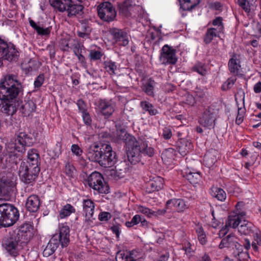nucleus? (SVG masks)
<instances>
[{"label": "nucleus", "instance_id": "f257e3e1", "mask_svg": "<svg viewBox=\"0 0 261 261\" xmlns=\"http://www.w3.org/2000/svg\"><path fill=\"white\" fill-rule=\"evenodd\" d=\"M22 91V85L18 76L13 74L6 75L0 82V100L2 112L7 116H12L16 112L19 105L17 102L19 94Z\"/></svg>", "mask_w": 261, "mask_h": 261}, {"label": "nucleus", "instance_id": "f03ea898", "mask_svg": "<svg viewBox=\"0 0 261 261\" xmlns=\"http://www.w3.org/2000/svg\"><path fill=\"white\" fill-rule=\"evenodd\" d=\"M119 139L125 143L128 160L132 164H136L141 161L142 155L152 157L154 155V148L149 144L148 141L134 136L127 132H118Z\"/></svg>", "mask_w": 261, "mask_h": 261}, {"label": "nucleus", "instance_id": "7ed1b4c3", "mask_svg": "<svg viewBox=\"0 0 261 261\" xmlns=\"http://www.w3.org/2000/svg\"><path fill=\"white\" fill-rule=\"evenodd\" d=\"M88 155L92 161L98 163L105 168L113 166L117 159L115 151L108 143H100L92 145Z\"/></svg>", "mask_w": 261, "mask_h": 261}, {"label": "nucleus", "instance_id": "20e7f679", "mask_svg": "<svg viewBox=\"0 0 261 261\" xmlns=\"http://www.w3.org/2000/svg\"><path fill=\"white\" fill-rule=\"evenodd\" d=\"M70 229L68 226L62 224L59 226V233L54 234L49 240L43 251L44 256L48 257L53 254L61 245L62 248L67 247L70 242Z\"/></svg>", "mask_w": 261, "mask_h": 261}, {"label": "nucleus", "instance_id": "39448f33", "mask_svg": "<svg viewBox=\"0 0 261 261\" xmlns=\"http://www.w3.org/2000/svg\"><path fill=\"white\" fill-rule=\"evenodd\" d=\"M19 218V211L14 205L9 203L0 204V228L12 226Z\"/></svg>", "mask_w": 261, "mask_h": 261}, {"label": "nucleus", "instance_id": "423d86ee", "mask_svg": "<svg viewBox=\"0 0 261 261\" xmlns=\"http://www.w3.org/2000/svg\"><path fill=\"white\" fill-rule=\"evenodd\" d=\"M88 186L99 194L109 193L110 188L105 181L103 176L98 172L94 171L90 174L87 179Z\"/></svg>", "mask_w": 261, "mask_h": 261}, {"label": "nucleus", "instance_id": "0eeeda50", "mask_svg": "<svg viewBox=\"0 0 261 261\" xmlns=\"http://www.w3.org/2000/svg\"><path fill=\"white\" fill-rule=\"evenodd\" d=\"M97 15L103 21L110 23L116 20L117 11L114 5L109 2L100 3L97 8Z\"/></svg>", "mask_w": 261, "mask_h": 261}, {"label": "nucleus", "instance_id": "6e6552de", "mask_svg": "<svg viewBox=\"0 0 261 261\" xmlns=\"http://www.w3.org/2000/svg\"><path fill=\"white\" fill-rule=\"evenodd\" d=\"M40 171V167H35L28 165H20L19 174L22 182L25 184L33 186Z\"/></svg>", "mask_w": 261, "mask_h": 261}, {"label": "nucleus", "instance_id": "1a4fd4ad", "mask_svg": "<svg viewBox=\"0 0 261 261\" xmlns=\"http://www.w3.org/2000/svg\"><path fill=\"white\" fill-rule=\"evenodd\" d=\"M15 234V231H10L9 237L3 244L7 252L13 257H16L19 254L20 247L24 245Z\"/></svg>", "mask_w": 261, "mask_h": 261}, {"label": "nucleus", "instance_id": "9d476101", "mask_svg": "<svg viewBox=\"0 0 261 261\" xmlns=\"http://www.w3.org/2000/svg\"><path fill=\"white\" fill-rule=\"evenodd\" d=\"M160 59L163 64L175 65L177 61L176 49L167 44L164 45L161 49Z\"/></svg>", "mask_w": 261, "mask_h": 261}, {"label": "nucleus", "instance_id": "9b49d317", "mask_svg": "<svg viewBox=\"0 0 261 261\" xmlns=\"http://www.w3.org/2000/svg\"><path fill=\"white\" fill-rule=\"evenodd\" d=\"M33 226L29 223H24L15 230L12 231H15L16 236L21 240V241L26 244L34 236Z\"/></svg>", "mask_w": 261, "mask_h": 261}, {"label": "nucleus", "instance_id": "f8f14e48", "mask_svg": "<svg viewBox=\"0 0 261 261\" xmlns=\"http://www.w3.org/2000/svg\"><path fill=\"white\" fill-rule=\"evenodd\" d=\"M15 183L9 179H2L0 184V200L11 199L15 189Z\"/></svg>", "mask_w": 261, "mask_h": 261}, {"label": "nucleus", "instance_id": "ddd939ff", "mask_svg": "<svg viewBox=\"0 0 261 261\" xmlns=\"http://www.w3.org/2000/svg\"><path fill=\"white\" fill-rule=\"evenodd\" d=\"M241 222V218L240 215H230L228 217L225 226L219 231V237L220 238L223 237L228 232L229 228H236L238 227Z\"/></svg>", "mask_w": 261, "mask_h": 261}, {"label": "nucleus", "instance_id": "4468645a", "mask_svg": "<svg viewBox=\"0 0 261 261\" xmlns=\"http://www.w3.org/2000/svg\"><path fill=\"white\" fill-rule=\"evenodd\" d=\"M97 109L99 113L108 119L115 111V108L112 101L106 99H100L98 101Z\"/></svg>", "mask_w": 261, "mask_h": 261}, {"label": "nucleus", "instance_id": "2eb2a0df", "mask_svg": "<svg viewBox=\"0 0 261 261\" xmlns=\"http://www.w3.org/2000/svg\"><path fill=\"white\" fill-rule=\"evenodd\" d=\"M17 102L19 105L16 108V111L19 110L23 116H29L36 109V104L32 100L22 101L17 99Z\"/></svg>", "mask_w": 261, "mask_h": 261}, {"label": "nucleus", "instance_id": "dca6fc26", "mask_svg": "<svg viewBox=\"0 0 261 261\" xmlns=\"http://www.w3.org/2000/svg\"><path fill=\"white\" fill-rule=\"evenodd\" d=\"M110 33L113 37V39L119 45L126 46L128 43L127 33L123 30L116 28L110 29Z\"/></svg>", "mask_w": 261, "mask_h": 261}, {"label": "nucleus", "instance_id": "f3484780", "mask_svg": "<svg viewBox=\"0 0 261 261\" xmlns=\"http://www.w3.org/2000/svg\"><path fill=\"white\" fill-rule=\"evenodd\" d=\"M1 56L4 60L10 62H17L19 57V53L14 44L7 43V47L2 51Z\"/></svg>", "mask_w": 261, "mask_h": 261}, {"label": "nucleus", "instance_id": "a211bd4d", "mask_svg": "<svg viewBox=\"0 0 261 261\" xmlns=\"http://www.w3.org/2000/svg\"><path fill=\"white\" fill-rule=\"evenodd\" d=\"M15 144L11 143L8 146L6 151L1 155L0 159L2 163H16V154L14 150H16Z\"/></svg>", "mask_w": 261, "mask_h": 261}, {"label": "nucleus", "instance_id": "6ab92c4d", "mask_svg": "<svg viewBox=\"0 0 261 261\" xmlns=\"http://www.w3.org/2000/svg\"><path fill=\"white\" fill-rule=\"evenodd\" d=\"M128 171L127 164L125 162H121L115 166V169H111L110 171L109 175L114 179L118 180L124 177Z\"/></svg>", "mask_w": 261, "mask_h": 261}, {"label": "nucleus", "instance_id": "aec40b11", "mask_svg": "<svg viewBox=\"0 0 261 261\" xmlns=\"http://www.w3.org/2000/svg\"><path fill=\"white\" fill-rule=\"evenodd\" d=\"M174 207L178 213L183 212L189 208V205L181 199H171L166 202V208L172 210Z\"/></svg>", "mask_w": 261, "mask_h": 261}, {"label": "nucleus", "instance_id": "412c9836", "mask_svg": "<svg viewBox=\"0 0 261 261\" xmlns=\"http://www.w3.org/2000/svg\"><path fill=\"white\" fill-rule=\"evenodd\" d=\"M83 207L84 212L85 213V221L90 225L91 222H92L90 218H92L93 216L95 208L94 203L91 199H84L83 201Z\"/></svg>", "mask_w": 261, "mask_h": 261}, {"label": "nucleus", "instance_id": "4be33fe9", "mask_svg": "<svg viewBox=\"0 0 261 261\" xmlns=\"http://www.w3.org/2000/svg\"><path fill=\"white\" fill-rule=\"evenodd\" d=\"M164 184V179L161 177H154L147 184L146 192L150 193L154 191H159L163 188Z\"/></svg>", "mask_w": 261, "mask_h": 261}, {"label": "nucleus", "instance_id": "5701e85b", "mask_svg": "<svg viewBox=\"0 0 261 261\" xmlns=\"http://www.w3.org/2000/svg\"><path fill=\"white\" fill-rule=\"evenodd\" d=\"M27 158V161L26 162H21V165L29 166L30 164L31 166L39 167V154L36 149H32L29 150L28 152Z\"/></svg>", "mask_w": 261, "mask_h": 261}, {"label": "nucleus", "instance_id": "b1692460", "mask_svg": "<svg viewBox=\"0 0 261 261\" xmlns=\"http://www.w3.org/2000/svg\"><path fill=\"white\" fill-rule=\"evenodd\" d=\"M232 250V256L239 261H244L249 258V254L247 251H244L243 246L237 241L233 247L230 249Z\"/></svg>", "mask_w": 261, "mask_h": 261}, {"label": "nucleus", "instance_id": "393cba45", "mask_svg": "<svg viewBox=\"0 0 261 261\" xmlns=\"http://www.w3.org/2000/svg\"><path fill=\"white\" fill-rule=\"evenodd\" d=\"M40 200L36 195H30L27 199L25 206L27 210L31 213L37 212L39 209Z\"/></svg>", "mask_w": 261, "mask_h": 261}, {"label": "nucleus", "instance_id": "a878e982", "mask_svg": "<svg viewBox=\"0 0 261 261\" xmlns=\"http://www.w3.org/2000/svg\"><path fill=\"white\" fill-rule=\"evenodd\" d=\"M117 7L119 15L125 17L131 16V11L133 8V5L130 0H125L122 3H118Z\"/></svg>", "mask_w": 261, "mask_h": 261}, {"label": "nucleus", "instance_id": "bb28decb", "mask_svg": "<svg viewBox=\"0 0 261 261\" xmlns=\"http://www.w3.org/2000/svg\"><path fill=\"white\" fill-rule=\"evenodd\" d=\"M34 137L31 132H21L18 135L17 140L22 146H30L35 141Z\"/></svg>", "mask_w": 261, "mask_h": 261}, {"label": "nucleus", "instance_id": "cd10ccee", "mask_svg": "<svg viewBox=\"0 0 261 261\" xmlns=\"http://www.w3.org/2000/svg\"><path fill=\"white\" fill-rule=\"evenodd\" d=\"M30 26L35 30L37 34L41 36H48L51 32V28L47 27L44 28L40 22L36 23L30 18L29 19Z\"/></svg>", "mask_w": 261, "mask_h": 261}, {"label": "nucleus", "instance_id": "c85d7f7f", "mask_svg": "<svg viewBox=\"0 0 261 261\" xmlns=\"http://www.w3.org/2000/svg\"><path fill=\"white\" fill-rule=\"evenodd\" d=\"M137 252L133 250L131 252L119 251L116 255V261H136L140 257L137 256Z\"/></svg>", "mask_w": 261, "mask_h": 261}, {"label": "nucleus", "instance_id": "c756f323", "mask_svg": "<svg viewBox=\"0 0 261 261\" xmlns=\"http://www.w3.org/2000/svg\"><path fill=\"white\" fill-rule=\"evenodd\" d=\"M50 5L57 11L63 13L66 8L71 3V0H49Z\"/></svg>", "mask_w": 261, "mask_h": 261}, {"label": "nucleus", "instance_id": "7c9ffc66", "mask_svg": "<svg viewBox=\"0 0 261 261\" xmlns=\"http://www.w3.org/2000/svg\"><path fill=\"white\" fill-rule=\"evenodd\" d=\"M83 6L80 4H75L71 0L70 5L66 7V11L67 16L70 18L76 16L77 15H81L83 13Z\"/></svg>", "mask_w": 261, "mask_h": 261}, {"label": "nucleus", "instance_id": "2f4dec72", "mask_svg": "<svg viewBox=\"0 0 261 261\" xmlns=\"http://www.w3.org/2000/svg\"><path fill=\"white\" fill-rule=\"evenodd\" d=\"M228 67L229 71L234 74L238 75L241 68L240 60L238 58L236 54H233L231 58L229 60Z\"/></svg>", "mask_w": 261, "mask_h": 261}, {"label": "nucleus", "instance_id": "473e14b6", "mask_svg": "<svg viewBox=\"0 0 261 261\" xmlns=\"http://www.w3.org/2000/svg\"><path fill=\"white\" fill-rule=\"evenodd\" d=\"M218 155V152L215 149H212L207 151L204 156V161L206 165L208 167L214 165L217 161Z\"/></svg>", "mask_w": 261, "mask_h": 261}, {"label": "nucleus", "instance_id": "72a5a7b5", "mask_svg": "<svg viewBox=\"0 0 261 261\" xmlns=\"http://www.w3.org/2000/svg\"><path fill=\"white\" fill-rule=\"evenodd\" d=\"M237 241L238 238L234 235L229 234L222 239L219 245V248L221 249L226 247L231 249L233 247Z\"/></svg>", "mask_w": 261, "mask_h": 261}, {"label": "nucleus", "instance_id": "f704fd0d", "mask_svg": "<svg viewBox=\"0 0 261 261\" xmlns=\"http://www.w3.org/2000/svg\"><path fill=\"white\" fill-rule=\"evenodd\" d=\"M185 174L184 176L192 184L198 183L201 178V173L199 171H195L194 169H188Z\"/></svg>", "mask_w": 261, "mask_h": 261}, {"label": "nucleus", "instance_id": "c9c22d12", "mask_svg": "<svg viewBox=\"0 0 261 261\" xmlns=\"http://www.w3.org/2000/svg\"><path fill=\"white\" fill-rule=\"evenodd\" d=\"M201 0H179L180 9L183 11H192L200 3Z\"/></svg>", "mask_w": 261, "mask_h": 261}, {"label": "nucleus", "instance_id": "e433bc0d", "mask_svg": "<svg viewBox=\"0 0 261 261\" xmlns=\"http://www.w3.org/2000/svg\"><path fill=\"white\" fill-rule=\"evenodd\" d=\"M155 82L152 78H149L142 86V90L148 95L153 97L154 96V89Z\"/></svg>", "mask_w": 261, "mask_h": 261}, {"label": "nucleus", "instance_id": "4c0bfd02", "mask_svg": "<svg viewBox=\"0 0 261 261\" xmlns=\"http://www.w3.org/2000/svg\"><path fill=\"white\" fill-rule=\"evenodd\" d=\"M177 148L179 153L182 155H185L189 150L192 147L190 142L188 141L180 139L177 142Z\"/></svg>", "mask_w": 261, "mask_h": 261}, {"label": "nucleus", "instance_id": "58836bf2", "mask_svg": "<svg viewBox=\"0 0 261 261\" xmlns=\"http://www.w3.org/2000/svg\"><path fill=\"white\" fill-rule=\"evenodd\" d=\"M254 226L252 223L249 222L246 223L244 221V223L238 227V231L241 234L248 235L254 233Z\"/></svg>", "mask_w": 261, "mask_h": 261}, {"label": "nucleus", "instance_id": "ea45409f", "mask_svg": "<svg viewBox=\"0 0 261 261\" xmlns=\"http://www.w3.org/2000/svg\"><path fill=\"white\" fill-rule=\"evenodd\" d=\"M75 212V209L70 204H66L60 210L59 217L60 219H64L69 216L72 213Z\"/></svg>", "mask_w": 261, "mask_h": 261}, {"label": "nucleus", "instance_id": "a19ab883", "mask_svg": "<svg viewBox=\"0 0 261 261\" xmlns=\"http://www.w3.org/2000/svg\"><path fill=\"white\" fill-rule=\"evenodd\" d=\"M212 195L221 201H224L226 198L225 192L222 188L218 187L212 188Z\"/></svg>", "mask_w": 261, "mask_h": 261}, {"label": "nucleus", "instance_id": "79ce46f5", "mask_svg": "<svg viewBox=\"0 0 261 261\" xmlns=\"http://www.w3.org/2000/svg\"><path fill=\"white\" fill-rule=\"evenodd\" d=\"M140 106L142 109L148 112L150 115H155L158 113V110L154 108V106L147 101H142L140 102Z\"/></svg>", "mask_w": 261, "mask_h": 261}, {"label": "nucleus", "instance_id": "37998d69", "mask_svg": "<svg viewBox=\"0 0 261 261\" xmlns=\"http://www.w3.org/2000/svg\"><path fill=\"white\" fill-rule=\"evenodd\" d=\"M218 34L219 33L216 31L215 28L207 29L203 38V42L206 44H210L213 40L214 37L217 36Z\"/></svg>", "mask_w": 261, "mask_h": 261}, {"label": "nucleus", "instance_id": "c03bdc74", "mask_svg": "<svg viewBox=\"0 0 261 261\" xmlns=\"http://www.w3.org/2000/svg\"><path fill=\"white\" fill-rule=\"evenodd\" d=\"M215 119L211 118L210 117H202L200 119L199 122L200 125L204 127V129H211L214 128L215 125Z\"/></svg>", "mask_w": 261, "mask_h": 261}, {"label": "nucleus", "instance_id": "a18cd8bd", "mask_svg": "<svg viewBox=\"0 0 261 261\" xmlns=\"http://www.w3.org/2000/svg\"><path fill=\"white\" fill-rule=\"evenodd\" d=\"M192 70L193 71L197 72L198 74L203 76H206L207 73L205 64L202 62H198L196 63L192 67Z\"/></svg>", "mask_w": 261, "mask_h": 261}, {"label": "nucleus", "instance_id": "49530a36", "mask_svg": "<svg viewBox=\"0 0 261 261\" xmlns=\"http://www.w3.org/2000/svg\"><path fill=\"white\" fill-rule=\"evenodd\" d=\"M88 58L91 62H95L100 60L104 55L103 53L100 50L91 49L89 51Z\"/></svg>", "mask_w": 261, "mask_h": 261}, {"label": "nucleus", "instance_id": "de8ad7c7", "mask_svg": "<svg viewBox=\"0 0 261 261\" xmlns=\"http://www.w3.org/2000/svg\"><path fill=\"white\" fill-rule=\"evenodd\" d=\"M104 68L110 74H115V70L117 69V65L115 62L111 60L106 61L103 62Z\"/></svg>", "mask_w": 261, "mask_h": 261}, {"label": "nucleus", "instance_id": "09e8293b", "mask_svg": "<svg viewBox=\"0 0 261 261\" xmlns=\"http://www.w3.org/2000/svg\"><path fill=\"white\" fill-rule=\"evenodd\" d=\"M252 1L248 2L247 0H238V3L240 7L245 11V12L249 13L251 11L252 7Z\"/></svg>", "mask_w": 261, "mask_h": 261}, {"label": "nucleus", "instance_id": "8fccbe9b", "mask_svg": "<svg viewBox=\"0 0 261 261\" xmlns=\"http://www.w3.org/2000/svg\"><path fill=\"white\" fill-rule=\"evenodd\" d=\"M254 241L252 242L251 246L255 251H258V246H261V232L256 231L253 234Z\"/></svg>", "mask_w": 261, "mask_h": 261}, {"label": "nucleus", "instance_id": "3c124183", "mask_svg": "<svg viewBox=\"0 0 261 261\" xmlns=\"http://www.w3.org/2000/svg\"><path fill=\"white\" fill-rule=\"evenodd\" d=\"M222 21L223 18L220 16L217 17L213 20L212 24L214 26H217V28H215V30L217 31L218 33H222L224 30V25Z\"/></svg>", "mask_w": 261, "mask_h": 261}, {"label": "nucleus", "instance_id": "603ef678", "mask_svg": "<svg viewBox=\"0 0 261 261\" xmlns=\"http://www.w3.org/2000/svg\"><path fill=\"white\" fill-rule=\"evenodd\" d=\"M217 112V110L214 108L213 106L208 107L204 111L203 116L204 118L210 117L211 118L215 119V116Z\"/></svg>", "mask_w": 261, "mask_h": 261}, {"label": "nucleus", "instance_id": "864d4df0", "mask_svg": "<svg viewBox=\"0 0 261 261\" xmlns=\"http://www.w3.org/2000/svg\"><path fill=\"white\" fill-rule=\"evenodd\" d=\"M200 243L204 245L206 242V235L202 226H198L196 229Z\"/></svg>", "mask_w": 261, "mask_h": 261}, {"label": "nucleus", "instance_id": "5fc2aeb1", "mask_svg": "<svg viewBox=\"0 0 261 261\" xmlns=\"http://www.w3.org/2000/svg\"><path fill=\"white\" fill-rule=\"evenodd\" d=\"M65 173L69 178H73L75 173V169L70 163H67L65 167Z\"/></svg>", "mask_w": 261, "mask_h": 261}, {"label": "nucleus", "instance_id": "6e6d98bb", "mask_svg": "<svg viewBox=\"0 0 261 261\" xmlns=\"http://www.w3.org/2000/svg\"><path fill=\"white\" fill-rule=\"evenodd\" d=\"M138 211L149 218H151L152 216V214H154V213H153V211L151 209L142 205L138 206Z\"/></svg>", "mask_w": 261, "mask_h": 261}, {"label": "nucleus", "instance_id": "4d7b16f0", "mask_svg": "<svg viewBox=\"0 0 261 261\" xmlns=\"http://www.w3.org/2000/svg\"><path fill=\"white\" fill-rule=\"evenodd\" d=\"M44 74L43 73L39 74L34 81V85L35 88H40L44 83Z\"/></svg>", "mask_w": 261, "mask_h": 261}, {"label": "nucleus", "instance_id": "13d9d810", "mask_svg": "<svg viewBox=\"0 0 261 261\" xmlns=\"http://www.w3.org/2000/svg\"><path fill=\"white\" fill-rule=\"evenodd\" d=\"M205 92L199 88H197L195 91V99L199 100L200 102L204 101V98H205Z\"/></svg>", "mask_w": 261, "mask_h": 261}, {"label": "nucleus", "instance_id": "bf43d9fd", "mask_svg": "<svg viewBox=\"0 0 261 261\" xmlns=\"http://www.w3.org/2000/svg\"><path fill=\"white\" fill-rule=\"evenodd\" d=\"M60 48L63 51H69V40L66 39H61L59 43Z\"/></svg>", "mask_w": 261, "mask_h": 261}, {"label": "nucleus", "instance_id": "052dcab7", "mask_svg": "<svg viewBox=\"0 0 261 261\" xmlns=\"http://www.w3.org/2000/svg\"><path fill=\"white\" fill-rule=\"evenodd\" d=\"M76 105L78 107L79 111L81 113L88 111L87 108V105L82 99H79L77 101Z\"/></svg>", "mask_w": 261, "mask_h": 261}, {"label": "nucleus", "instance_id": "680f3d73", "mask_svg": "<svg viewBox=\"0 0 261 261\" xmlns=\"http://www.w3.org/2000/svg\"><path fill=\"white\" fill-rule=\"evenodd\" d=\"M112 217L111 213L106 212H103L99 213L98 219L100 221H107L109 220Z\"/></svg>", "mask_w": 261, "mask_h": 261}, {"label": "nucleus", "instance_id": "e2e57ef3", "mask_svg": "<svg viewBox=\"0 0 261 261\" xmlns=\"http://www.w3.org/2000/svg\"><path fill=\"white\" fill-rule=\"evenodd\" d=\"M196 99L192 95L188 94L184 100V103L189 106H194L195 103Z\"/></svg>", "mask_w": 261, "mask_h": 261}, {"label": "nucleus", "instance_id": "0e129e2a", "mask_svg": "<svg viewBox=\"0 0 261 261\" xmlns=\"http://www.w3.org/2000/svg\"><path fill=\"white\" fill-rule=\"evenodd\" d=\"M78 58V60L83 67L87 68V63L85 57L82 54H77L75 55Z\"/></svg>", "mask_w": 261, "mask_h": 261}, {"label": "nucleus", "instance_id": "69168bd1", "mask_svg": "<svg viewBox=\"0 0 261 261\" xmlns=\"http://www.w3.org/2000/svg\"><path fill=\"white\" fill-rule=\"evenodd\" d=\"M83 120L85 124L87 125H90L91 123V119L89 113L87 112L82 113Z\"/></svg>", "mask_w": 261, "mask_h": 261}, {"label": "nucleus", "instance_id": "338daca9", "mask_svg": "<svg viewBox=\"0 0 261 261\" xmlns=\"http://www.w3.org/2000/svg\"><path fill=\"white\" fill-rule=\"evenodd\" d=\"M120 225L117 224L112 226L111 227V229L112 232L116 234V238L118 239L120 235Z\"/></svg>", "mask_w": 261, "mask_h": 261}, {"label": "nucleus", "instance_id": "774afa93", "mask_svg": "<svg viewBox=\"0 0 261 261\" xmlns=\"http://www.w3.org/2000/svg\"><path fill=\"white\" fill-rule=\"evenodd\" d=\"M72 152L76 155H80L82 152V150L81 149L80 147L76 144H73L71 146Z\"/></svg>", "mask_w": 261, "mask_h": 261}]
</instances>
